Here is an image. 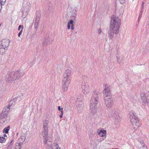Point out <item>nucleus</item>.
Returning a JSON list of instances; mask_svg holds the SVG:
<instances>
[{
  "mask_svg": "<svg viewBox=\"0 0 149 149\" xmlns=\"http://www.w3.org/2000/svg\"><path fill=\"white\" fill-rule=\"evenodd\" d=\"M121 24L120 19L116 16L111 17L109 30L108 31V37L110 39H112L114 34L118 33Z\"/></svg>",
  "mask_w": 149,
  "mask_h": 149,
  "instance_id": "nucleus-1",
  "label": "nucleus"
},
{
  "mask_svg": "<svg viewBox=\"0 0 149 149\" xmlns=\"http://www.w3.org/2000/svg\"><path fill=\"white\" fill-rule=\"evenodd\" d=\"M71 71L67 69L64 72L62 78V85L63 91H66L68 88L69 84L70 82V77L71 75Z\"/></svg>",
  "mask_w": 149,
  "mask_h": 149,
  "instance_id": "nucleus-2",
  "label": "nucleus"
},
{
  "mask_svg": "<svg viewBox=\"0 0 149 149\" xmlns=\"http://www.w3.org/2000/svg\"><path fill=\"white\" fill-rule=\"evenodd\" d=\"M23 74L20 70L11 72L6 76V81L7 82L11 83L13 81L18 79Z\"/></svg>",
  "mask_w": 149,
  "mask_h": 149,
  "instance_id": "nucleus-3",
  "label": "nucleus"
},
{
  "mask_svg": "<svg viewBox=\"0 0 149 149\" xmlns=\"http://www.w3.org/2000/svg\"><path fill=\"white\" fill-rule=\"evenodd\" d=\"M98 100L97 95L95 93L93 94L90 101V111L93 114H95L97 111L96 105L98 102Z\"/></svg>",
  "mask_w": 149,
  "mask_h": 149,
  "instance_id": "nucleus-4",
  "label": "nucleus"
},
{
  "mask_svg": "<svg viewBox=\"0 0 149 149\" xmlns=\"http://www.w3.org/2000/svg\"><path fill=\"white\" fill-rule=\"evenodd\" d=\"M136 114L133 111H131L129 113V118L130 119L133 128L136 130L140 126V124L137 118L135 116Z\"/></svg>",
  "mask_w": 149,
  "mask_h": 149,
  "instance_id": "nucleus-5",
  "label": "nucleus"
},
{
  "mask_svg": "<svg viewBox=\"0 0 149 149\" xmlns=\"http://www.w3.org/2000/svg\"><path fill=\"white\" fill-rule=\"evenodd\" d=\"M104 99L112 98L110 90L107 85H105V88L103 91Z\"/></svg>",
  "mask_w": 149,
  "mask_h": 149,
  "instance_id": "nucleus-6",
  "label": "nucleus"
},
{
  "mask_svg": "<svg viewBox=\"0 0 149 149\" xmlns=\"http://www.w3.org/2000/svg\"><path fill=\"white\" fill-rule=\"evenodd\" d=\"M109 116L111 117H112L115 120V122L116 123L120 121V117L119 116L117 113L114 111H112L109 113Z\"/></svg>",
  "mask_w": 149,
  "mask_h": 149,
  "instance_id": "nucleus-7",
  "label": "nucleus"
},
{
  "mask_svg": "<svg viewBox=\"0 0 149 149\" xmlns=\"http://www.w3.org/2000/svg\"><path fill=\"white\" fill-rule=\"evenodd\" d=\"M81 88L82 92L84 94H86L89 93V86L87 82H84L82 83Z\"/></svg>",
  "mask_w": 149,
  "mask_h": 149,
  "instance_id": "nucleus-8",
  "label": "nucleus"
},
{
  "mask_svg": "<svg viewBox=\"0 0 149 149\" xmlns=\"http://www.w3.org/2000/svg\"><path fill=\"white\" fill-rule=\"evenodd\" d=\"M75 104L77 105V110L79 112L83 109V104L81 99L77 98Z\"/></svg>",
  "mask_w": 149,
  "mask_h": 149,
  "instance_id": "nucleus-9",
  "label": "nucleus"
},
{
  "mask_svg": "<svg viewBox=\"0 0 149 149\" xmlns=\"http://www.w3.org/2000/svg\"><path fill=\"white\" fill-rule=\"evenodd\" d=\"M8 115L6 113L2 111L0 113V122L1 123H5L7 121Z\"/></svg>",
  "mask_w": 149,
  "mask_h": 149,
  "instance_id": "nucleus-10",
  "label": "nucleus"
},
{
  "mask_svg": "<svg viewBox=\"0 0 149 149\" xmlns=\"http://www.w3.org/2000/svg\"><path fill=\"white\" fill-rule=\"evenodd\" d=\"M68 10H70L69 14L70 15V17L73 20L76 19L77 16V11L74 8H72L70 10V8H69Z\"/></svg>",
  "mask_w": 149,
  "mask_h": 149,
  "instance_id": "nucleus-11",
  "label": "nucleus"
},
{
  "mask_svg": "<svg viewBox=\"0 0 149 149\" xmlns=\"http://www.w3.org/2000/svg\"><path fill=\"white\" fill-rule=\"evenodd\" d=\"M48 130H43L42 135L45 144H47V142Z\"/></svg>",
  "mask_w": 149,
  "mask_h": 149,
  "instance_id": "nucleus-12",
  "label": "nucleus"
},
{
  "mask_svg": "<svg viewBox=\"0 0 149 149\" xmlns=\"http://www.w3.org/2000/svg\"><path fill=\"white\" fill-rule=\"evenodd\" d=\"M104 102L106 106L108 108H110L113 104V100L112 98L104 99Z\"/></svg>",
  "mask_w": 149,
  "mask_h": 149,
  "instance_id": "nucleus-13",
  "label": "nucleus"
},
{
  "mask_svg": "<svg viewBox=\"0 0 149 149\" xmlns=\"http://www.w3.org/2000/svg\"><path fill=\"white\" fill-rule=\"evenodd\" d=\"M9 45V41L8 39H5L0 42V45L5 48L8 47Z\"/></svg>",
  "mask_w": 149,
  "mask_h": 149,
  "instance_id": "nucleus-14",
  "label": "nucleus"
},
{
  "mask_svg": "<svg viewBox=\"0 0 149 149\" xmlns=\"http://www.w3.org/2000/svg\"><path fill=\"white\" fill-rule=\"evenodd\" d=\"M140 95L142 100H143V104H147V99L146 98V94L144 92H142L140 93Z\"/></svg>",
  "mask_w": 149,
  "mask_h": 149,
  "instance_id": "nucleus-15",
  "label": "nucleus"
},
{
  "mask_svg": "<svg viewBox=\"0 0 149 149\" xmlns=\"http://www.w3.org/2000/svg\"><path fill=\"white\" fill-rule=\"evenodd\" d=\"M18 99H20V98L19 97H17L11 100L9 102L8 105H9V106L12 107L16 103L17 100Z\"/></svg>",
  "mask_w": 149,
  "mask_h": 149,
  "instance_id": "nucleus-16",
  "label": "nucleus"
},
{
  "mask_svg": "<svg viewBox=\"0 0 149 149\" xmlns=\"http://www.w3.org/2000/svg\"><path fill=\"white\" fill-rule=\"evenodd\" d=\"M11 109V107L9 106V105H8L4 108L2 111L5 112V113H6V114L8 115V113L10 111V109Z\"/></svg>",
  "mask_w": 149,
  "mask_h": 149,
  "instance_id": "nucleus-17",
  "label": "nucleus"
},
{
  "mask_svg": "<svg viewBox=\"0 0 149 149\" xmlns=\"http://www.w3.org/2000/svg\"><path fill=\"white\" fill-rule=\"evenodd\" d=\"M49 121L47 120H44L43 121V130H48Z\"/></svg>",
  "mask_w": 149,
  "mask_h": 149,
  "instance_id": "nucleus-18",
  "label": "nucleus"
},
{
  "mask_svg": "<svg viewBox=\"0 0 149 149\" xmlns=\"http://www.w3.org/2000/svg\"><path fill=\"white\" fill-rule=\"evenodd\" d=\"M39 19L40 18L39 16H36L34 23V28L35 29H37L38 27Z\"/></svg>",
  "mask_w": 149,
  "mask_h": 149,
  "instance_id": "nucleus-19",
  "label": "nucleus"
},
{
  "mask_svg": "<svg viewBox=\"0 0 149 149\" xmlns=\"http://www.w3.org/2000/svg\"><path fill=\"white\" fill-rule=\"evenodd\" d=\"M26 137L24 136H22L18 140V143H20L21 145L22 144L24 141Z\"/></svg>",
  "mask_w": 149,
  "mask_h": 149,
  "instance_id": "nucleus-20",
  "label": "nucleus"
},
{
  "mask_svg": "<svg viewBox=\"0 0 149 149\" xmlns=\"http://www.w3.org/2000/svg\"><path fill=\"white\" fill-rule=\"evenodd\" d=\"M30 3L29 2H27L25 6V9L26 10H25L26 12L24 14V17L26 16L27 15V12L29 10L30 8Z\"/></svg>",
  "mask_w": 149,
  "mask_h": 149,
  "instance_id": "nucleus-21",
  "label": "nucleus"
},
{
  "mask_svg": "<svg viewBox=\"0 0 149 149\" xmlns=\"http://www.w3.org/2000/svg\"><path fill=\"white\" fill-rule=\"evenodd\" d=\"M106 131L104 130H100L99 133L98 135L100 136L104 137L106 134Z\"/></svg>",
  "mask_w": 149,
  "mask_h": 149,
  "instance_id": "nucleus-22",
  "label": "nucleus"
},
{
  "mask_svg": "<svg viewBox=\"0 0 149 149\" xmlns=\"http://www.w3.org/2000/svg\"><path fill=\"white\" fill-rule=\"evenodd\" d=\"M139 149H148L147 146L145 145L143 141H142L141 144H139Z\"/></svg>",
  "mask_w": 149,
  "mask_h": 149,
  "instance_id": "nucleus-23",
  "label": "nucleus"
},
{
  "mask_svg": "<svg viewBox=\"0 0 149 149\" xmlns=\"http://www.w3.org/2000/svg\"><path fill=\"white\" fill-rule=\"evenodd\" d=\"M13 144V140H12L10 143L9 144L6 149H12Z\"/></svg>",
  "mask_w": 149,
  "mask_h": 149,
  "instance_id": "nucleus-24",
  "label": "nucleus"
},
{
  "mask_svg": "<svg viewBox=\"0 0 149 149\" xmlns=\"http://www.w3.org/2000/svg\"><path fill=\"white\" fill-rule=\"evenodd\" d=\"M5 48L2 47H1V46L0 45V54H3L5 53Z\"/></svg>",
  "mask_w": 149,
  "mask_h": 149,
  "instance_id": "nucleus-25",
  "label": "nucleus"
},
{
  "mask_svg": "<svg viewBox=\"0 0 149 149\" xmlns=\"http://www.w3.org/2000/svg\"><path fill=\"white\" fill-rule=\"evenodd\" d=\"M10 129V126H8L7 127L5 128L3 130V132L5 133L6 134L8 133Z\"/></svg>",
  "mask_w": 149,
  "mask_h": 149,
  "instance_id": "nucleus-26",
  "label": "nucleus"
},
{
  "mask_svg": "<svg viewBox=\"0 0 149 149\" xmlns=\"http://www.w3.org/2000/svg\"><path fill=\"white\" fill-rule=\"evenodd\" d=\"M143 4H144V3H142L143 4L142 5V7H141V11L140 12V13H139V18H141V16H142V13L143 12V9L144 8V6H143Z\"/></svg>",
  "mask_w": 149,
  "mask_h": 149,
  "instance_id": "nucleus-27",
  "label": "nucleus"
},
{
  "mask_svg": "<svg viewBox=\"0 0 149 149\" xmlns=\"http://www.w3.org/2000/svg\"><path fill=\"white\" fill-rule=\"evenodd\" d=\"M73 20H71L68 23L67 28L68 29H70V25L72 24Z\"/></svg>",
  "mask_w": 149,
  "mask_h": 149,
  "instance_id": "nucleus-28",
  "label": "nucleus"
},
{
  "mask_svg": "<svg viewBox=\"0 0 149 149\" xmlns=\"http://www.w3.org/2000/svg\"><path fill=\"white\" fill-rule=\"evenodd\" d=\"M6 139L3 137H0V143H3L5 142Z\"/></svg>",
  "mask_w": 149,
  "mask_h": 149,
  "instance_id": "nucleus-29",
  "label": "nucleus"
},
{
  "mask_svg": "<svg viewBox=\"0 0 149 149\" xmlns=\"http://www.w3.org/2000/svg\"><path fill=\"white\" fill-rule=\"evenodd\" d=\"M53 149H60V148L59 147L57 143H54V147Z\"/></svg>",
  "mask_w": 149,
  "mask_h": 149,
  "instance_id": "nucleus-30",
  "label": "nucleus"
},
{
  "mask_svg": "<svg viewBox=\"0 0 149 149\" xmlns=\"http://www.w3.org/2000/svg\"><path fill=\"white\" fill-rule=\"evenodd\" d=\"M21 146L20 143H18L17 145L15 146V149H20L21 148Z\"/></svg>",
  "mask_w": 149,
  "mask_h": 149,
  "instance_id": "nucleus-31",
  "label": "nucleus"
},
{
  "mask_svg": "<svg viewBox=\"0 0 149 149\" xmlns=\"http://www.w3.org/2000/svg\"><path fill=\"white\" fill-rule=\"evenodd\" d=\"M146 98L147 99L148 102V100H149V92H148L147 93H146Z\"/></svg>",
  "mask_w": 149,
  "mask_h": 149,
  "instance_id": "nucleus-32",
  "label": "nucleus"
},
{
  "mask_svg": "<svg viewBox=\"0 0 149 149\" xmlns=\"http://www.w3.org/2000/svg\"><path fill=\"white\" fill-rule=\"evenodd\" d=\"M23 26H21L20 25L19 26L18 28V31H19L20 28H21V30H22L23 29Z\"/></svg>",
  "mask_w": 149,
  "mask_h": 149,
  "instance_id": "nucleus-33",
  "label": "nucleus"
},
{
  "mask_svg": "<svg viewBox=\"0 0 149 149\" xmlns=\"http://www.w3.org/2000/svg\"><path fill=\"white\" fill-rule=\"evenodd\" d=\"M119 1L121 4H123L126 2L125 0H119Z\"/></svg>",
  "mask_w": 149,
  "mask_h": 149,
  "instance_id": "nucleus-34",
  "label": "nucleus"
},
{
  "mask_svg": "<svg viewBox=\"0 0 149 149\" xmlns=\"http://www.w3.org/2000/svg\"><path fill=\"white\" fill-rule=\"evenodd\" d=\"M102 32L100 28H98L97 29V32L98 34H100Z\"/></svg>",
  "mask_w": 149,
  "mask_h": 149,
  "instance_id": "nucleus-35",
  "label": "nucleus"
},
{
  "mask_svg": "<svg viewBox=\"0 0 149 149\" xmlns=\"http://www.w3.org/2000/svg\"><path fill=\"white\" fill-rule=\"evenodd\" d=\"M73 22H74L73 21V22H72V24H71V29L72 30H73L74 29V25H73Z\"/></svg>",
  "mask_w": 149,
  "mask_h": 149,
  "instance_id": "nucleus-36",
  "label": "nucleus"
},
{
  "mask_svg": "<svg viewBox=\"0 0 149 149\" xmlns=\"http://www.w3.org/2000/svg\"><path fill=\"white\" fill-rule=\"evenodd\" d=\"M22 30H21L19 32V33L18 34V36L19 37H20V36L21 34H22Z\"/></svg>",
  "mask_w": 149,
  "mask_h": 149,
  "instance_id": "nucleus-37",
  "label": "nucleus"
},
{
  "mask_svg": "<svg viewBox=\"0 0 149 149\" xmlns=\"http://www.w3.org/2000/svg\"><path fill=\"white\" fill-rule=\"evenodd\" d=\"M58 109L59 111H61L62 110H63V108H61L60 106H58Z\"/></svg>",
  "mask_w": 149,
  "mask_h": 149,
  "instance_id": "nucleus-38",
  "label": "nucleus"
},
{
  "mask_svg": "<svg viewBox=\"0 0 149 149\" xmlns=\"http://www.w3.org/2000/svg\"><path fill=\"white\" fill-rule=\"evenodd\" d=\"M6 0H0V1H1V2H3L5 4V3L6 2Z\"/></svg>",
  "mask_w": 149,
  "mask_h": 149,
  "instance_id": "nucleus-39",
  "label": "nucleus"
},
{
  "mask_svg": "<svg viewBox=\"0 0 149 149\" xmlns=\"http://www.w3.org/2000/svg\"><path fill=\"white\" fill-rule=\"evenodd\" d=\"M4 3L1 2V1H0V6H2V5H4Z\"/></svg>",
  "mask_w": 149,
  "mask_h": 149,
  "instance_id": "nucleus-40",
  "label": "nucleus"
},
{
  "mask_svg": "<svg viewBox=\"0 0 149 149\" xmlns=\"http://www.w3.org/2000/svg\"><path fill=\"white\" fill-rule=\"evenodd\" d=\"M98 140L99 142H102L103 141L101 139H99Z\"/></svg>",
  "mask_w": 149,
  "mask_h": 149,
  "instance_id": "nucleus-41",
  "label": "nucleus"
},
{
  "mask_svg": "<svg viewBox=\"0 0 149 149\" xmlns=\"http://www.w3.org/2000/svg\"><path fill=\"white\" fill-rule=\"evenodd\" d=\"M61 114L63 115V110L61 111Z\"/></svg>",
  "mask_w": 149,
  "mask_h": 149,
  "instance_id": "nucleus-42",
  "label": "nucleus"
},
{
  "mask_svg": "<svg viewBox=\"0 0 149 149\" xmlns=\"http://www.w3.org/2000/svg\"><path fill=\"white\" fill-rule=\"evenodd\" d=\"M106 138V137H103L102 138H101V139H102V141L104 140Z\"/></svg>",
  "mask_w": 149,
  "mask_h": 149,
  "instance_id": "nucleus-43",
  "label": "nucleus"
},
{
  "mask_svg": "<svg viewBox=\"0 0 149 149\" xmlns=\"http://www.w3.org/2000/svg\"><path fill=\"white\" fill-rule=\"evenodd\" d=\"M60 117L61 118H62L63 117V115L61 114V115H60Z\"/></svg>",
  "mask_w": 149,
  "mask_h": 149,
  "instance_id": "nucleus-44",
  "label": "nucleus"
},
{
  "mask_svg": "<svg viewBox=\"0 0 149 149\" xmlns=\"http://www.w3.org/2000/svg\"><path fill=\"white\" fill-rule=\"evenodd\" d=\"M140 19V18H139V17L138 18V23L139 22V21Z\"/></svg>",
  "mask_w": 149,
  "mask_h": 149,
  "instance_id": "nucleus-45",
  "label": "nucleus"
},
{
  "mask_svg": "<svg viewBox=\"0 0 149 149\" xmlns=\"http://www.w3.org/2000/svg\"><path fill=\"white\" fill-rule=\"evenodd\" d=\"M2 8V6H0V10H1Z\"/></svg>",
  "mask_w": 149,
  "mask_h": 149,
  "instance_id": "nucleus-46",
  "label": "nucleus"
},
{
  "mask_svg": "<svg viewBox=\"0 0 149 149\" xmlns=\"http://www.w3.org/2000/svg\"><path fill=\"white\" fill-rule=\"evenodd\" d=\"M149 25V22H148L147 23V25Z\"/></svg>",
  "mask_w": 149,
  "mask_h": 149,
  "instance_id": "nucleus-47",
  "label": "nucleus"
},
{
  "mask_svg": "<svg viewBox=\"0 0 149 149\" xmlns=\"http://www.w3.org/2000/svg\"><path fill=\"white\" fill-rule=\"evenodd\" d=\"M3 136L4 137H5L6 136V134H4L3 135Z\"/></svg>",
  "mask_w": 149,
  "mask_h": 149,
  "instance_id": "nucleus-48",
  "label": "nucleus"
},
{
  "mask_svg": "<svg viewBox=\"0 0 149 149\" xmlns=\"http://www.w3.org/2000/svg\"><path fill=\"white\" fill-rule=\"evenodd\" d=\"M22 13H23V15H24V11H23V12H22Z\"/></svg>",
  "mask_w": 149,
  "mask_h": 149,
  "instance_id": "nucleus-49",
  "label": "nucleus"
},
{
  "mask_svg": "<svg viewBox=\"0 0 149 149\" xmlns=\"http://www.w3.org/2000/svg\"><path fill=\"white\" fill-rule=\"evenodd\" d=\"M112 149H118L116 148H112Z\"/></svg>",
  "mask_w": 149,
  "mask_h": 149,
  "instance_id": "nucleus-50",
  "label": "nucleus"
},
{
  "mask_svg": "<svg viewBox=\"0 0 149 149\" xmlns=\"http://www.w3.org/2000/svg\"><path fill=\"white\" fill-rule=\"evenodd\" d=\"M1 24H0V26H1Z\"/></svg>",
  "mask_w": 149,
  "mask_h": 149,
  "instance_id": "nucleus-51",
  "label": "nucleus"
},
{
  "mask_svg": "<svg viewBox=\"0 0 149 149\" xmlns=\"http://www.w3.org/2000/svg\"><path fill=\"white\" fill-rule=\"evenodd\" d=\"M24 113V111L23 112V113Z\"/></svg>",
  "mask_w": 149,
  "mask_h": 149,
  "instance_id": "nucleus-52",
  "label": "nucleus"
},
{
  "mask_svg": "<svg viewBox=\"0 0 149 149\" xmlns=\"http://www.w3.org/2000/svg\"><path fill=\"white\" fill-rule=\"evenodd\" d=\"M1 10H0V13H1Z\"/></svg>",
  "mask_w": 149,
  "mask_h": 149,
  "instance_id": "nucleus-53",
  "label": "nucleus"
}]
</instances>
